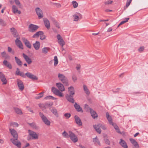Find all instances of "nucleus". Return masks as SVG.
Returning a JSON list of instances; mask_svg holds the SVG:
<instances>
[{"label": "nucleus", "instance_id": "nucleus-1", "mask_svg": "<svg viewBox=\"0 0 148 148\" xmlns=\"http://www.w3.org/2000/svg\"><path fill=\"white\" fill-rule=\"evenodd\" d=\"M56 85L58 88L59 90L56 88L55 87H53L51 88V91L53 92L58 96L60 97H63L64 95L61 92H61L65 90L64 86L63 84L61 83H57L56 84Z\"/></svg>", "mask_w": 148, "mask_h": 148}, {"label": "nucleus", "instance_id": "nucleus-2", "mask_svg": "<svg viewBox=\"0 0 148 148\" xmlns=\"http://www.w3.org/2000/svg\"><path fill=\"white\" fill-rule=\"evenodd\" d=\"M58 77L59 80L66 86L69 85L68 80L63 74L59 73L58 74Z\"/></svg>", "mask_w": 148, "mask_h": 148}, {"label": "nucleus", "instance_id": "nucleus-3", "mask_svg": "<svg viewBox=\"0 0 148 148\" xmlns=\"http://www.w3.org/2000/svg\"><path fill=\"white\" fill-rule=\"evenodd\" d=\"M39 114L42 121L44 123L48 126H49L50 125V122L47 117L41 112H39Z\"/></svg>", "mask_w": 148, "mask_h": 148}, {"label": "nucleus", "instance_id": "nucleus-4", "mask_svg": "<svg viewBox=\"0 0 148 148\" xmlns=\"http://www.w3.org/2000/svg\"><path fill=\"white\" fill-rule=\"evenodd\" d=\"M11 138L10 141L14 145L16 146L18 148H20L21 146V143L18 140V138Z\"/></svg>", "mask_w": 148, "mask_h": 148}, {"label": "nucleus", "instance_id": "nucleus-5", "mask_svg": "<svg viewBox=\"0 0 148 148\" xmlns=\"http://www.w3.org/2000/svg\"><path fill=\"white\" fill-rule=\"evenodd\" d=\"M69 136L71 140L74 142L76 143L78 141V138L77 136L71 131L69 132Z\"/></svg>", "mask_w": 148, "mask_h": 148}, {"label": "nucleus", "instance_id": "nucleus-6", "mask_svg": "<svg viewBox=\"0 0 148 148\" xmlns=\"http://www.w3.org/2000/svg\"><path fill=\"white\" fill-rule=\"evenodd\" d=\"M16 82L19 89L21 91L23 90L24 89V86L22 82L20 79H17Z\"/></svg>", "mask_w": 148, "mask_h": 148}, {"label": "nucleus", "instance_id": "nucleus-7", "mask_svg": "<svg viewBox=\"0 0 148 148\" xmlns=\"http://www.w3.org/2000/svg\"><path fill=\"white\" fill-rule=\"evenodd\" d=\"M29 135L32 136L33 139H37L38 138V136L36 133L33 131L29 130Z\"/></svg>", "mask_w": 148, "mask_h": 148}, {"label": "nucleus", "instance_id": "nucleus-8", "mask_svg": "<svg viewBox=\"0 0 148 148\" xmlns=\"http://www.w3.org/2000/svg\"><path fill=\"white\" fill-rule=\"evenodd\" d=\"M35 11L39 18L40 19L43 18V16L42 12L39 8H36L35 9Z\"/></svg>", "mask_w": 148, "mask_h": 148}, {"label": "nucleus", "instance_id": "nucleus-9", "mask_svg": "<svg viewBox=\"0 0 148 148\" xmlns=\"http://www.w3.org/2000/svg\"><path fill=\"white\" fill-rule=\"evenodd\" d=\"M19 37L17 38L15 40V43L18 47L23 49V45L21 41L19 40Z\"/></svg>", "mask_w": 148, "mask_h": 148}, {"label": "nucleus", "instance_id": "nucleus-10", "mask_svg": "<svg viewBox=\"0 0 148 148\" xmlns=\"http://www.w3.org/2000/svg\"><path fill=\"white\" fill-rule=\"evenodd\" d=\"M25 75L28 77L32 80H37L38 79V77L36 75L30 72H27L25 74Z\"/></svg>", "mask_w": 148, "mask_h": 148}, {"label": "nucleus", "instance_id": "nucleus-11", "mask_svg": "<svg viewBox=\"0 0 148 148\" xmlns=\"http://www.w3.org/2000/svg\"><path fill=\"white\" fill-rule=\"evenodd\" d=\"M22 39L26 47L29 49H31L32 45L30 42L24 37H23Z\"/></svg>", "mask_w": 148, "mask_h": 148}, {"label": "nucleus", "instance_id": "nucleus-12", "mask_svg": "<svg viewBox=\"0 0 148 148\" xmlns=\"http://www.w3.org/2000/svg\"><path fill=\"white\" fill-rule=\"evenodd\" d=\"M29 31L31 32H34L38 28V27L37 25L30 24L29 25Z\"/></svg>", "mask_w": 148, "mask_h": 148}, {"label": "nucleus", "instance_id": "nucleus-13", "mask_svg": "<svg viewBox=\"0 0 148 148\" xmlns=\"http://www.w3.org/2000/svg\"><path fill=\"white\" fill-rule=\"evenodd\" d=\"M0 78L3 84H6L7 83V80L5 76L1 72H0Z\"/></svg>", "mask_w": 148, "mask_h": 148}, {"label": "nucleus", "instance_id": "nucleus-14", "mask_svg": "<svg viewBox=\"0 0 148 148\" xmlns=\"http://www.w3.org/2000/svg\"><path fill=\"white\" fill-rule=\"evenodd\" d=\"M10 132L14 138H18V135L16 131L14 129H11L10 128L9 129Z\"/></svg>", "mask_w": 148, "mask_h": 148}, {"label": "nucleus", "instance_id": "nucleus-15", "mask_svg": "<svg viewBox=\"0 0 148 148\" xmlns=\"http://www.w3.org/2000/svg\"><path fill=\"white\" fill-rule=\"evenodd\" d=\"M73 96L69 94H67L66 96V98L68 101L72 103L74 102V100L73 98Z\"/></svg>", "mask_w": 148, "mask_h": 148}, {"label": "nucleus", "instance_id": "nucleus-16", "mask_svg": "<svg viewBox=\"0 0 148 148\" xmlns=\"http://www.w3.org/2000/svg\"><path fill=\"white\" fill-rule=\"evenodd\" d=\"M23 56L25 61L28 64H30L32 63V61L31 59L29 58L27 55L25 54V53H23Z\"/></svg>", "mask_w": 148, "mask_h": 148}, {"label": "nucleus", "instance_id": "nucleus-17", "mask_svg": "<svg viewBox=\"0 0 148 148\" xmlns=\"http://www.w3.org/2000/svg\"><path fill=\"white\" fill-rule=\"evenodd\" d=\"M74 118L76 123L79 126L82 125V123L81 121L80 118L77 115H75L74 116Z\"/></svg>", "mask_w": 148, "mask_h": 148}, {"label": "nucleus", "instance_id": "nucleus-18", "mask_svg": "<svg viewBox=\"0 0 148 148\" xmlns=\"http://www.w3.org/2000/svg\"><path fill=\"white\" fill-rule=\"evenodd\" d=\"M89 110L92 117L94 119H95V118H97L98 115L96 112L91 108H90Z\"/></svg>", "mask_w": 148, "mask_h": 148}, {"label": "nucleus", "instance_id": "nucleus-19", "mask_svg": "<svg viewBox=\"0 0 148 148\" xmlns=\"http://www.w3.org/2000/svg\"><path fill=\"white\" fill-rule=\"evenodd\" d=\"M10 30L13 35L14 37L17 38L19 37H18V34L17 32V31L14 28H11L10 29Z\"/></svg>", "mask_w": 148, "mask_h": 148}, {"label": "nucleus", "instance_id": "nucleus-20", "mask_svg": "<svg viewBox=\"0 0 148 148\" xmlns=\"http://www.w3.org/2000/svg\"><path fill=\"white\" fill-rule=\"evenodd\" d=\"M12 10L13 13L15 14L17 13L18 14H20L21 13V12L18 10L17 7L15 5H12Z\"/></svg>", "mask_w": 148, "mask_h": 148}, {"label": "nucleus", "instance_id": "nucleus-21", "mask_svg": "<svg viewBox=\"0 0 148 148\" xmlns=\"http://www.w3.org/2000/svg\"><path fill=\"white\" fill-rule=\"evenodd\" d=\"M74 106L77 112H83V111L82 108L80 107V106L77 103H75V104L74 105Z\"/></svg>", "mask_w": 148, "mask_h": 148}, {"label": "nucleus", "instance_id": "nucleus-22", "mask_svg": "<svg viewBox=\"0 0 148 148\" xmlns=\"http://www.w3.org/2000/svg\"><path fill=\"white\" fill-rule=\"evenodd\" d=\"M68 90L70 95H73L75 94V90L74 87L71 86L68 88Z\"/></svg>", "mask_w": 148, "mask_h": 148}, {"label": "nucleus", "instance_id": "nucleus-23", "mask_svg": "<svg viewBox=\"0 0 148 148\" xmlns=\"http://www.w3.org/2000/svg\"><path fill=\"white\" fill-rule=\"evenodd\" d=\"M130 140L131 143L136 148L139 147V146L137 142L134 139L131 138L130 139Z\"/></svg>", "mask_w": 148, "mask_h": 148}, {"label": "nucleus", "instance_id": "nucleus-24", "mask_svg": "<svg viewBox=\"0 0 148 148\" xmlns=\"http://www.w3.org/2000/svg\"><path fill=\"white\" fill-rule=\"evenodd\" d=\"M3 63L4 65L6 66L9 69H12V67L11 64L8 62L6 60H4L3 62Z\"/></svg>", "mask_w": 148, "mask_h": 148}, {"label": "nucleus", "instance_id": "nucleus-25", "mask_svg": "<svg viewBox=\"0 0 148 148\" xmlns=\"http://www.w3.org/2000/svg\"><path fill=\"white\" fill-rule=\"evenodd\" d=\"M120 140L121 141L119 142L120 145L124 148H127L128 146L126 142L122 139Z\"/></svg>", "mask_w": 148, "mask_h": 148}, {"label": "nucleus", "instance_id": "nucleus-26", "mask_svg": "<svg viewBox=\"0 0 148 148\" xmlns=\"http://www.w3.org/2000/svg\"><path fill=\"white\" fill-rule=\"evenodd\" d=\"M16 62L17 64L20 66H21L23 64L22 62L21 61L20 59L18 58L17 57L15 56L14 57Z\"/></svg>", "mask_w": 148, "mask_h": 148}, {"label": "nucleus", "instance_id": "nucleus-27", "mask_svg": "<svg viewBox=\"0 0 148 148\" xmlns=\"http://www.w3.org/2000/svg\"><path fill=\"white\" fill-rule=\"evenodd\" d=\"M44 23L46 27L49 29L50 27V24L49 21L47 19H45L44 20Z\"/></svg>", "mask_w": 148, "mask_h": 148}, {"label": "nucleus", "instance_id": "nucleus-28", "mask_svg": "<svg viewBox=\"0 0 148 148\" xmlns=\"http://www.w3.org/2000/svg\"><path fill=\"white\" fill-rule=\"evenodd\" d=\"M94 127L95 130L96 132L99 134H100L101 132V130L100 128V127L99 126V124L95 125L93 126Z\"/></svg>", "mask_w": 148, "mask_h": 148}, {"label": "nucleus", "instance_id": "nucleus-29", "mask_svg": "<svg viewBox=\"0 0 148 148\" xmlns=\"http://www.w3.org/2000/svg\"><path fill=\"white\" fill-rule=\"evenodd\" d=\"M34 47L36 50H38L39 49L40 47V42L38 41H36L35 43L33 44Z\"/></svg>", "mask_w": 148, "mask_h": 148}, {"label": "nucleus", "instance_id": "nucleus-30", "mask_svg": "<svg viewBox=\"0 0 148 148\" xmlns=\"http://www.w3.org/2000/svg\"><path fill=\"white\" fill-rule=\"evenodd\" d=\"M106 117L108 120L110 124L111 125L113 123L112 121V119L111 117L110 116L108 112L106 113Z\"/></svg>", "mask_w": 148, "mask_h": 148}, {"label": "nucleus", "instance_id": "nucleus-31", "mask_svg": "<svg viewBox=\"0 0 148 148\" xmlns=\"http://www.w3.org/2000/svg\"><path fill=\"white\" fill-rule=\"evenodd\" d=\"M51 112L56 116V117H58V114L56 109L55 108H53L52 109L50 110Z\"/></svg>", "mask_w": 148, "mask_h": 148}, {"label": "nucleus", "instance_id": "nucleus-32", "mask_svg": "<svg viewBox=\"0 0 148 148\" xmlns=\"http://www.w3.org/2000/svg\"><path fill=\"white\" fill-rule=\"evenodd\" d=\"M43 34V32L42 31H38L36 32L32 36L33 38L38 37L40 35H41Z\"/></svg>", "mask_w": 148, "mask_h": 148}, {"label": "nucleus", "instance_id": "nucleus-33", "mask_svg": "<svg viewBox=\"0 0 148 148\" xmlns=\"http://www.w3.org/2000/svg\"><path fill=\"white\" fill-rule=\"evenodd\" d=\"M77 14H74L73 15V17H74L73 21H77L79 20V17L81 16V15L79 13H77Z\"/></svg>", "mask_w": 148, "mask_h": 148}, {"label": "nucleus", "instance_id": "nucleus-34", "mask_svg": "<svg viewBox=\"0 0 148 148\" xmlns=\"http://www.w3.org/2000/svg\"><path fill=\"white\" fill-rule=\"evenodd\" d=\"M1 55L5 59H7L10 58V56L7 54L5 51H4L1 53Z\"/></svg>", "mask_w": 148, "mask_h": 148}, {"label": "nucleus", "instance_id": "nucleus-35", "mask_svg": "<svg viewBox=\"0 0 148 148\" xmlns=\"http://www.w3.org/2000/svg\"><path fill=\"white\" fill-rule=\"evenodd\" d=\"M49 50L50 48L49 47H44L42 49V52L43 53L46 54Z\"/></svg>", "mask_w": 148, "mask_h": 148}, {"label": "nucleus", "instance_id": "nucleus-36", "mask_svg": "<svg viewBox=\"0 0 148 148\" xmlns=\"http://www.w3.org/2000/svg\"><path fill=\"white\" fill-rule=\"evenodd\" d=\"M93 141L94 143L96 145H100V143L98 139L97 138V137L93 139Z\"/></svg>", "mask_w": 148, "mask_h": 148}, {"label": "nucleus", "instance_id": "nucleus-37", "mask_svg": "<svg viewBox=\"0 0 148 148\" xmlns=\"http://www.w3.org/2000/svg\"><path fill=\"white\" fill-rule=\"evenodd\" d=\"M58 43L62 47L63 46L65 45V43L63 38H61V40H58Z\"/></svg>", "mask_w": 148, "mask_h": 148}, {"label": "nucleus", "instance_id": "nucleus-38", "mask_svg": "<svg viewBox=\"0 0 148 148\" xmlns=\"http://www.w3.org/2000/svg\"><path fill=\"white\" fill-rule=\"evenodd\" d=\"M72 3L74 8H76L78 6V4L76 1H73L72 2Z\"/></svg>", "mask_w": 148, "mask_h": 148}, {"label": "nucleus", "instance_id": "nucleus-39", "mask_svg": "<svg viewBox=\"0 0 148 148\" xmlns=\"http://www.w3.org/2000/svg\"><path fill=\"white\" fill-rule=\"evenodd\" d=\"M54 65L55 66H57L58 62V58L57 56H54Z\"/></svg>", "mask_w": 148, "mask_h": 148}, {"label": "nucleus", "instance_id": "nucleus-40", "mask_svg": "<svg viewBox=\"0 0 148 148\" xmlns=\"http://www.w3.org/2000/svg\"><path fill=\"white\" fill-rule=\"evenodd\" d=\"M29 125L33 128L35 129H38V127L36 126V124L34 123H29Z\"/></svg>", "mask_w": 148, "mask_h": 148}, {"label": "nucleus", "instance_id": "nucleus-41", "mask_svg": "<svg viewBox=\"0 0 148 148\" xmlns=\"http://www.w3.org/2000/svg\"><path fill=\"white\" fill-rule=\"evenodd\" d=\"M53 24L56 26V27L58 29L60 28V27L59 23L56 21L54 19H53Z\"/></svg>", "mask_w": 148, "mask_h": 148}, {"label": "nucleus", "instance_id": "nucleus-42", "mask_svg": "<svg viewBox=\"0 0 148 148\" xmlns=\"http://www.w3.org/2000/svg\"><path fill=\"white\" fill-rule=\"evenodd\" d=\"M84 90L85 91V93L88 95L90 93L89 91L87 88V87L85 85H83Z\"/></svg>", "mask_w": 148, "mask_h": 148}, {"label": "nucleus", "instance_id": "nucleus-43", "mask_svg": "<svg viewBox=\"0 0 148 148\" xmlns=\"http://www.w3.org/2000/svg\"><path fill=\"white\" fill-rule=\"evenodd\" d=\"M14 110L15 112L18 114H22V112L21 111V110L17 108H14Z\"/></svg>", "mask_w": 148, "mask_h": 148}, {"label": "nucleus", "instance_id": "nucleus-44", "mask_svg": "<svg viewBox=\"0 0 148 148\" xmlns=\"http://www.w3.org/2000/svg\"><path fill=\"white\" fill-rule=\"evenodd\" d=\"M44 93V92H42L41 93H40L37 96H36L35 97V98L36 99H39L41 98L43 96V94Z\"/></svg>", "mask_w": 148, "mask_h": 148}, {"label": "nucleus", "instance_id": "nucleus-45", "mask_svg": "<svg viewBox=\"0 0 148 148\" xmlns=\"http://www.w3.org/2000/svg\"><path fill=\"white\" fill-rule=\"evenodd\" d=\"M53 105V103H46L45 104V108H46L51 106Z\"/></svg>", "mask_w": 148, "mask_h": 148}, {"label": "nucleus", "instance_id": "nucleus-46", "mask_svg": "<svg viewBox=\"0 0 148 148\" xmlns=\"http://www.w3.org/2000/svg\"><path fill=\"white\" fill-rule=\"evenodd\" d=\"M62 135L63 137L65 138H68L69 136V134L65 131L62 133Z\"/></svg>", "mask_w": 148, "mask_h": 148}, {"label": "nucleus", "instance_id": "nucleus-47", "mask_svg": "<svg viewBox=\"0 0 148 148\" xmlns=\"http://www.w3.org/2000/svg\"><path fill=\"white\" fill-rule=\"evenodd\" d=\"M0 23L3 26H5L6 25V23L5 21L2 19H0Z\"/></svg>", "mask_w": 148, "mask_h": 148}, {"label": "nucleus", "instance_id": "nucleus-48", "mask_svg": "<svg viewBox=\"0 0 148 148\" xmlns=\"http://www.w3.org/2000/svg\"><path fill=\"white\" fill-rule=\"evenodd\" d=\"M8 51L9 52L11 53L12 54H14V51L12 50V48L9 47H8Z\"/></svg>", "mask_w": 148, "mask_h": 148}, {"label": "nucleus", "instance_id": "nucleus-49", "mask_svg": "<svg viewBox=\"0 0 148 148\" xmlns=\"http://www.w3.org/2000/svg\"><path fill=\"white\" fill-rule=\"evenodd\" d=\"M99 124V126L100 127V128H101L103 130H104L106 129V127L105 125L100 123Z\"/></svg>", "mask_w": 148, "mask_h": 148}, {"label": "nucleus", "instance_id": "nucleus-50", "mask_svg": "<svg viewBox=\"0 0 148 148\" xmlns=\"http://www.w3.org/2000/svg\"><path fill=\"white\" fill-rule=\"evenodd\" d=\"M64 116L67 119H68L71 116V114L70 113H65L64 115Z\"/></svg>", "mask_w": 148, "mask_h": 148}, {"label": "nucleus", "instance_id": "nucleus-51", "mask_svg": "<svg viewBox=\"0 0 148 148\" xmlns=\"http://www.w3.org/2000/svg\"><path fill=\"white\" fill-rule=\"evenodd\" d=\"M10 126L13 125L14 126H15L16 127H17L18 126V124L17 123L13 122H12L10 123Z\"/></svg>", "mask_w": 148, "mask_h": 148}, {"label": "nucleus", "instance_id": "nucleus-52", "mask_svg": "<svg viewBox=\"0 0 148 148\" xmlns=\"http://www.w3.org/2000/svg\"><path fill=\"white\" fill-rule=\"evenodd\" d=\"M55 99L56 98L54 97H53L51 96H49L46 97L45 98V99Z\"/></svg>", "mask_w": 148, "mask_h": 148}, {"label": "nucleus", "instance_id": "nucleus-53", "mask_svg": "<svg viewBox=\"0 0 148 148\" xmlns=\"http://www.w3.org/2000/svg\"><path fill=\"white\" fill-rule=\"evenodd\" d=\"M15 4L18 5L19 6L20 8H21L20 6H21V5L20 4V3L19 2V1L18 0H15Z\"/></svg>", "mask_w": 148, "mask_h": 148}, {"label": "nucleus", "instance_id": "nucleus-54", "mask_svg": "<svg viewBox=\"0 0 148 148\" xmlns=\"http://www.w3.org/2000/svg\"><path fill=\"white\" fill-rule=\"evenodd\" d=\"M72 79L74 82H75L77 80V77L75 75H73L72 76Z\"/></svg>", "mask_w": 148, "mask_h": 148}, {"label": "nucleus", "instance_id": "nucleus-55", "mask_svg": "<svg viewBox=\"0 0 148 148\" xmlns=\"http://www.w3.org/2000/svg\"><path fill=\"white\" fill-rule=\"evenodd\" d=\"M104 141L108 145H110V143L109 140L107 138H105L104 139Z\"/></svg>", "mask_w": 148, "mask_h": 148}, {"label": "nucleus", "instance_id": "nucleus-56", "mask_svg": "<svg viewBox=\"0 0 148 148\" xmlns=\"http://www.w3.org/2000/svg\"><path fill=\"white\" fill-rule=\"evenodd\" d=\"M111 125L113 126V127H114V128L115 129V130H116V129L119 128L118 126L116 123H113L112 124H111Z\"/></svg>", "mask_w": 148, "mask_h": 148}, {"label": "nucleus", "instance_id": "nucleus-57", "mask_svg": "<svg viewBox=\"0 0 148 148\" xmlns=\"http://www.w3.org/2000/svg\"><path fill=\"white\" fill-rule=\"evenodd\" d=\"M20 75L24 78H25L26 77L25 76H26L25 74H24L23 72H20L19 75Z\"/></svg>", "mask_w": 148, "mask_h": 148}, {"label": "nucleus", "instance_id": "nucleus-58", "mask_svg": "<svg viewBox=\"0 0 148 148\" xmlns=\"http://www.w3.org/2000/svg\"><path fill=\"white\" fill-rule=\"evenodd\" d=\"M144 50V47L143 46L140 47L138 49V51L140 52H142Z\"/></svg>", "mask_w": 148, "mask_h": 148}, {"label": "nucleus", "instance_id": "nucleus-59", "mask_svg": "<svg viewBox=\"0 0 148 148\" xmlns=\"http://www.w3.org/2000/svg\"><path fill=\"white\" fill-rule=\"evenodd\" d=\"M40 39L41 40H43L45 39L46 36L45 35H44V33L42 34L41 35H40Z\"/></svg>", "mask_w": 148, "mask_h": 148}, {"label": "nucleus", "instance_id": "nucleus-60", "mask_svg": "<svg viewBox=\"0 0 148 148\" xmlns=\"http://www.w3.org/2000/svg\"><path fill=\"white\" fill-rule=\"evenodd\" d=\"M113 2L112 1L108 0L104 2V3L106 4H110Z\"/></svg>", "mask_w": 148, "mask_h": 148}, {"label": "nucleus", "instance_id": "nucleus-61", "mask_svg": "<svg viewBox=\"0 0 148 148\" xmlns=\"http://www.w3.org/2000/svg\"><path fill=\"white\" fill-rule=\"evenodd\" d=\"M20 72H21L20 71L19 69L18 68H17L16 69V70L15 73L16 75H19Z\"/></svg>", "mask_w": 148, "mask_h": 148}, {"label": "nucleus", "instance_id": "nucleus-62", "mask_svg": "<svg viewBox=\"0 0 148 148\" xmlns=\"http://www.w3.org/2000/svg\"><path fill=\"white\" fill-rule=\"evenodd\" d=\"M53 4L54 5H55L58 8H59L61 7V5L59 3H55Z\"/></svg>", "mask_w": 148, "mask_h": 148}, {"label": "nucleus", "instance_id": "nucleus-63", "mask_svg": "<svg viewBox=\"0 0 148 148\" xmlns=\"http://www.w3.org/2000/svg\"><path fill=\"white\" fill-rule=\"evenodd\" d=\"M57 38L58 40H61V38H62L61 36L59 34H58L57 36Z\"/></svg>", "mask_w": 148, "mask_h": 148}, {"label": "nucleus", "instance_id": "nucleus-64", "mask_svg": "<svg viewBox=\"0 0 148 148\" xmlns=\"http://www.w3.org/2000/svg\"><path fill=\"white\" fill-rule=\"evenodd\" d=\"M81 68V66L79 64H77V66L76 67V68L77 70H78L80 69Z\"/></svg>", "mask_w": 148, "mask_h": 148}]
</instances>
